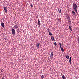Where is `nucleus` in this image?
I'll return each mask as SVG.
<instances>
[{
    "instance_id": "5701e85b",
    "label": "nucleus",
    "mask_w": 79,
    "mask_h": 79,
    "mask_svg": "<svg viewBox=\"0 0 79 79\" xmlns=\"http://www.w3.org/2000/svg\"><path fill=\"white\" fill-rule=\"evenodd\" d=\"M70 21H71V20H70V19H69L68 20V23H70Z\"/></svg>"
},
{
    "instance_id": "9b49d317",
    "label": "nucleus",
    "mask_w": 79,
    "mask_h": 79,
    "mask_svg": "<svg viewBox=\"0 0 79 79\" xmlns=\"http://www.w3.org/2000/svg\"><path fill=\"white\" fill-rule=\"evenodd\" d=\"M69 63L70 64H71V57H70L69 58Z\"/></svg>"
},
{
    "instance_id": "0eeeda50",
    "label": "nucleus",
    "mask_w": 79,
    "mask_h": 79,
    "mask_svg": "<svg viewBox=\"0 0 79 79\" xmlns=\"http://www.w3.org/2000/svg\"><path fill=\"white\" fill-rule=\"evenodd\" d=\"M1 25L2 26V27H5V24H4V23H3V22H2Z\"/></svg>"
},
{
    "instance_id": "1a4fd4ad",
    "label": "nucleus",
    "mask_w": 79,
    "mask_h": 79,
    "mask_svg": "<svg viewBox=\"0 0 79 79\" xmlns=\"http://www.w3.org/2000/svg\"><path fill=\"white\" fill-rule=\"evenodd\" d=\"M51 39L52 40V41H53V40H55V38H54V37L53 36H52L51 37Z\"/></svg>"
},
{
    "instance_id": "b1692460",
    "label": "nucleus",
    "mask_w": 79,
    "mask_h": 79,
    "mask_svg": "<svg viewBox=\"0 0 79 79\" xmlns=\"http://www.w3.org/2000/svg\"><path fill=\"white\" fill-rule=\"evenodd\" d=\"M31 8H32V7H33V5H32V4L31 5Z\"/></svg>"
},
{
    "instance_id": "7ed1b4c3",
    "label": "nucleus",
    "mask_w": 79,
    "mask_h": 79,
    "mask_svg": "<svg viewBox=\"0 0 79 79\" xmlns=\"http://www.w3.org/2000/svg\"><path fill=\"white\" fill-rule=\"evenodd\" d=\"M15 28L16 29V31H19V28H18V26H17V24H15Z\"/></svg>"
},
{
    "instance_id": "39448f33",
    "label": "nucleus",
    "mask_w": 79,
    "mask_h": 79,
    "mask_svg": "<svg viewBox=\"0 0 79 79\" xmlns=\"http://www.w3.org/2000/svg\"><path fill=\"white\" fill-rule=\"evenodd\" d=\"M4 10L5 12H6V13H7V7H4Z\"/></svg>"
},
{
    "instance_id": "f8f14e48",
    "label": "nucleus",
    "mask_w": 79,
    "mask_h": 79,
    "mask_svg": "<svg viewBox=\"0 0 79 79\" xmlns=\"http://www.w3.org/2000/svg\"><path fill=\"white\" fill-rule=\"evenodd\" d=\"M61 50L62 52H64V49L63 47H60Z\"/></svg>"
},
{
    "instance_id": "dca6fc26",
    "label": "nucleus",
    "mask_w": 79,
    "mask_h": 79,
    "mask_svg": "<svg viewBox=\"0 0 79 79\" xmlns=\"http://www.w3.org/2000/svg\"><path fill=\"white\" fill-rule=\"evenodd\" d=\"M66 58H67V59H69V56L68 55H67L66 56Z\"/></svg>"
},
{
    "instance_id": "f3484780",
    "label": "nucleus",
    "mask_w": 79,
    "mask_h": 79,
    "mask_svg": "<svg viewBox=\"0 0 79 79\" xmlns=\"http://www.w3.org/2000/svg\"><path fill=\"white\" fill-rule=\"evenodd\" d=\"M69 29H70V30H71V31H72V28H71V27L70 26H69Z\"/></svg>"
},
{
    "instance_id": "9d476101",
    "label": "nucleus",
    "mask_w": 79,
    "mask_h": 79,
    "mask_svg": "<svg viewBox=\"0 0 79 79\" xmlns=\"http://www.w3.org/2000/svg\"><path fill=\"white\" fill-rule=\"evenodd\" d=\"M38 24L39 26H40V21H39V20H38Z\"/></svg>"
},
{
    "instance_id": "412c9836",
    "label": "nucleus",
    "mask_w": 79,
    "mask_h": 79,
    "mask_svg": "<svg viewBox=\"0 0 79 79\" xmlns=\"http://www.w3.org/2000/svg\"><path fill=\"white\" fill-rule=\"evenodd\" d=\"M54 45L55 46H56L57 45V44H56V42H55L54 43Z\"/></svg>"
},
{
    "instance_id": "4468645a",
    "label": "nucleus",
    "mask_w": 79,
    "mask_h": 79,
    "mask_svg": "<svg viewBox=\"0 0 79 79\" xmlns=\"http://www.w3.org/2000/svg\"><path fill=\"white\" fill-rule=\"evenodd\" d=\"M62 79H66V77L64 76V75H63L62 76Z\"/></svg>"
},
{
    "instance_id": "2eb2a0df",
    "label": "nucleus",
    "mask_w": 79,
    "mask_h": 79,
    "mask_svg": "<svg viewBox=\"0 0 79 79\" xmlns=\"http://www.w3.org/2000/svg\"><path fill=\"white\" fill-rule=\"evenodd\" d=\"M41 79H44V75H42V76L41 77Z\"/></svg>"
},
{
    "instance_id": "6ab92c4d",
    "label": "nucleus",
    "mask_w": 79,
    "mask_h": 79,
    "mask_svg": "<svg viewBox=\"0 0 79 79\" xmlns=\"http://www.w3.org/2000/svg\"><path fill=\"white\" fill-rule=\"evenodd\" d=\"M67 19H68V20L69 19H70V17H69V16H68V17H67Z\"/></svg>"
},
{
    "instance_id": "ddd939ff",
    "label": "nucleus",
    "mask_w": 79,
    "mask_h": 79,
    "mask_svg": "<svg viewBox=\"0 0 79 79\" xmlns=\"http://www.w3.org/2000/svg\"><path fill=\"white\" fill-rule=\"evenodd\" d=\"M58 12L59 13H61V9H60L59 10H58Z\"/></svg>"
},
{
    "instance_id": "f257e3e1",
    "label": "nucleus",
    "mask_w": 79,
    "mask_h": 79,
    "mask_svg": "<svg viewBox=\"0 0 79 79\" xmlns=\"http://www.w3.org/2000/svg\"><path fill=\"white\" fill-rule=\"evenodd\" d=\"M77 5L76 4V3L74 2L73 3L72 6L73 10H74L76 13H77Z\"/></svg>"
},
{
    "instance_id": "a211bd4d",
    "label": "nucleus",
    "mask_w": 79,
    "mask_h": 79,
    "mask_svg": "<svg viewBox=\"0 0 79 79\" xmlns=\"http://www.w3.org/2000/svg\"><path fill=\"white\" fill-rule=\"evenodd\" d=\"M59 45H60V47H61V43H59Z\"/></svg>"
},
{
    "instance_id": "393cba45",
    "label": "nucleus",
    "mask_w": 79,
    "mask_h": 79,
    "mask_svg": "<svg viewBox=\"0 0 79 79\" xmlns=\"http://www.w3.org/2000/svg\"><path fill=\"white\" fill-rule=\"evenodd\" d=\"M5 40H6V41L8 40V39H7V38H6V39H5Z\"/></svg>"
},
{
    "instance_id": "6e6552de",
    "label": "nucleus",
    "mask_w": 79,
    "mask_h": 79,
    "mask_svg": "<svg viewBox=\"0 0 79 79\" xmlns=\"http://www.w3.org/2000/svg\"><path fill=\"white\" fill-rule=\"evenodd\" d=\"M72 12V14H73V15H74V16H75V15H76V13H75V12H74V11L73 10Z\"/></svg>"
},
{
    "instance_id": "20e7f679",
    "label": "nucleus",
    "mask_w": 79,
    "mask_h": 79,
    "mask_svg": "<svg viewBox=\"0 0 79 79\" xmlns=\"http://www.w3.org/2000/svg\"><path fill=\"white\" fill-rule=\"evenodd\" d=\"M53 52H52L51 55H50V58H53Z\"/></svg>"
},
{
    "instance_id": "423d86ee",
    "label": "nucleus",
    "mask_w": 79,
    "mask_h": 79,
    "mask_svg": "<svg viewBox=\"0 0 79 79\" xmlns=\"http://www.w3.org/2000/svg\"><path fill=\"white\" fill-rule=\"evenodd\" d=\"M39 44H40V43H37L36 44V47L38 48H39L40 47Z\"/></svg>"
},
{
    "instance_id": "aec40b11",
    "label": "nucleus",
    "mask_w": 79,
    "mask_h": 79,
    "mask_svg": "<svg viewBox=\"0 0 79 79\" xmlns=\"http://www.w3.org/2000/svg\"><path fill=\"white\" fill-rule=\"evenodd\" d=\"M47 30L48 32H50V29H49V28H47Z\"/></svg>"
},
{
    "instance_id": "4be33fe9",
    "label": "nucleus",
    "mask_w": 79,
    "mask_h": 79,
    "mask_svg": "<svg viewBox=\"0 0 79 79\" xmlns=\"http://www.w3.org/2000/svg\"><path fill=\"white\" fill-rule=\"evenodd\" d=\"M49 35H50V36L52 35V33L49 32Z\"/></svg>"
},
{
    "instance_id": "f03ea898",
    "label": "nucleus",
    "mask_w": 79,
    "mask_h": 79,
    "mask_svg": "<svg viewBox=\"0 0 79 79\" xmlns=\"http://www.w3.org/2000/svg\"><path fill=\"white\" fill-rule=\"evenodd\" d=\"M12 33L13 35H15L16 34V32L15 31V30L14 29H12L11 30Z\"/></svg>"
}]
</instances>
